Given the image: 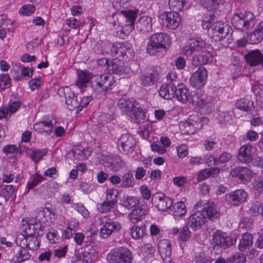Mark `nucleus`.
Here are the masks:
<instances>
[{
  "instance_id": "obj_1",
  "label": "nucleus",
  "mask_w": 263,
  "mask_h": 263,
  "mask_svg": "<svg viewBox=\"0 0 263 263\" xmlns=\"http://www.w3.org/2000/svg\"><path fill=\"white\" fill-rule=\"evenodd\" d=\"M22 230L28 236L27 247L31 250H36L40 247V242L37 236L44 234V229L40 221L34 219L23 220Z\"/></svg>"
},
{
  "instance_id": "obj_2",
  "label": "nucleus",
  "mask_w": 263,
  "mask_h": 263,
  "mask_svg": "<svg viewBox=\"0 0 263 263\" xmlns=\"http://www.w3.org/2000/svg\"><path fill=\"white\" fill-rule=\"evenodd\" d=\"M172 42L170 36L164 32L153 34L147 46V52L150 55H156L162 49H166Z\"/></svg>"
},
{
  "instance_id": "obj_3",
  "label": "nucleus",
  "mask_w": 263,
  "mask_h": 263,
  "mask_svg": "<svg viewBox=\"0 0 263 263\" xmlns=\"http://www.w3.org/2000/svg\"><path fill=\"white\" fill-rule=\"evenodd\" d=\"M231 24L236 29L247 31L254 25V15L249 11L236 13L232 17Z\"/></svg>"
},
{
  "instance_id": "obj_4",
  "label": "nucleus",
  "mask_w": 263,
  "mask_h": 263,
  "mask_svg": "<svg viewBox=\"0 0 263 263\" xmlns=\"http://www.w3.org/2000/svg\"><path fill=\"white\" fill-rule=\"evenodd\" d=\"M115 81L110 74L97 75L91 81V86L98 93L105 92L111 90L115 85Z\"/></svg>"
},
{
  "instance_id": "obj_5",
  "label": "nucleus",
  "mask_w": 263,
  "mask_h": 263,
  "mask_svg": "<svg viewBox=\"0 0 263 263\" xmlns=\"http://www.w3.org/2000/svg\"><path fill=\"white\" fill-rule=\"evenodd\" d=\"M103 52L107 53L110 52L114 56L123 58L126 56L129 59L133 56V49L132 45L123 43H117L111 45L110 43L107 42L105 43V48Z\"/></svg>"
},
{
  "instance_id": "obj_6",
  "label": "nucleus",
  "mask_w": 263,
  "mask_h": 263,
  "mask_svg": "<svg viewBox=\"0 0 263 263\" xmlns=\"http://www.w3.org/2000/svg\"><path fill=\"white\" fill-rule=\"evenodd\" d=\"M110 263H132V254L126 248H117L111 250L106 256Z\"/></svg>"
},
{
  "instance_id": "obj_7",
  "label": "nucleus",
  "mask_w": 263,
  "mask_h": 263,
  "mask_svg": "<svg viewBox=\"0 0 263 263\" xmlns=\"http://www.w3.org/2000/svg\"><path fill=\"white\" fill-rule=\"evenodd\" d=\"M209 49H212L211 45L201 38L197 37L189 40L186 45L182 47L181 52L186 56H191L194 52H203Z\"/></svg>"
},
{
  "instance_id": "obj_8",
  "label": "nucleus",
  "mask_w": 263,
  "mask_h": 263,
  "mask_svg": "<svg viewBox=\"0 0 263 263\" xmlns=\"http://www.w3.org/2000/svg\"><path fill=\"white\" fill-rule=\"evenodd\" d=\"M159 18L161 23L169 29L177 28L181 21L180 14L174 11L163 12Z\"/></svg>"
},
{
  "instance_id": "obj_9",
  "label": "nucleus",
  "mask_w": 263,
  "mask_h": 263,
  "mask_svg": "<svg viewBox=\"0 0 263 263\" xmlns=\"http://www.w3.org/2000/svg\"><path fill=\"white\" fill-rule=\"evenodd\" d=\"M100 237L107 238L112 233L118 232L122 228V225L118 221L110 219L102 221L100 224Z\"/></svg>"
},
{
  "instance_id": "obj_10",
  "label": "nucleus",
  "mask_w": 263,
  "mask_h": 263,
  "mask_svg": "<svg viewBox=\"0 0 263 263\" xmlns=\"http://www.w3.org/2000/svg\"><path fill=\"white\" fill-rule=\"evenodd\" d=\"M152 203L158 210L167 211L173 205V200L162 193H157L152 196Z\"/></svg>"
},
{
  "instance_id": "obj_11",
  "label": "nucleus",
  "mask_w": 263,
  "mask_h": 263,
  "mask_svg": "<svg viewBox=\"0 0 263 263\" xmlns=\"http://www.w3.org/2000/svg\"><path fill=\"white\" fill-rule=\"evenodd\" d=\"M226 32H208L210 37L215 42H219L223 47H227L233 41L232 29L227 25L225 26Z\"/></svg>"
},
{
  "instance_id": "obj_12",
  "label": "nucleus",
  "mask_w": 263,
  "mask_h": 263,
  "mask_svg": "<svg viewBox=\"0 0 263 263\" xmlns=\"http://www.w3.org/2000/svg\"><path fill=\"white\" fill-rule=\"evenodd\" d=\"M208 78V71L203 67H199L192 73L190 79L191 86L196 89H200L206 83Z\"/></svg>"
},
{
  "instance_id": "obj_13",
  "label": "nucleus",
  "mask_w": 263,
  "mask_h": 263,
  "mask_svg": "<svg viewBox=\"0 0 263 263\" xmlns=\"http://www.w3.org/2000/svg\"><path fill=\"white\" fill-rule=\"evenodd\" d=\"M120 16L125 19L127 23L125 27H123L121 32L125 36H127L135 28V22L137 18V12L134 10H123L120 14Z\"/></svg>"
},
{
  "instance_id": "obj_14",
  "label": "nucleus",
  "mask_w": 263,
  "mask_h": 263,
  "mask_svg": "<svg viewBox=\"0 0 263 263\" xmlns=\"http://www.w3.org/2000/svg\"><path fill=\"white\" fill-rule=\"evenodd\" d=\"M108 72L117 74L123 77L129 74L131 69L128 67H125L123 62L118 59H114L110 61L107 67Z\"/></svg>"
},
{
  "instance_id": "obj_15",
  "label": "nucleus",
  "mask_w": 263,
  "mask_h": 263,
  "mask_svg": "<svg viewBox=\"0 0 263 263\" xmlns=\"http://www.w3.org/2000/svg\"><path fill=\"white\" fill-rule=\"evenodd\" d=\"M174 97L182 103H185L187 101L194 103L195 96L192 97L190 91L187 87L182 83L178 84L177 88L176 87L174 90Z\"/></svg>"
},
{
  "instance_id": "obj_16",
  "label": "nucleus",
  "mask_w": 263,
  "mask_h": 263,
  "mask_svg": "<svg viewBox=\"0 0 263 263\" xmlns=\"http://www.w3.org/2000/svg\"><path fill=\"white\" fill-rule=\"evenodd\" d=\"M235 242V240L221 231H216L213 234L212 244L214 248H226L234 245Z\"/></svg>"
},
{
  "instance_id": "obj_17",
  "label": "nucleus",
  "mask_w": 263,
  "mask_h": 263,
  "mask_svg": "<svg viewBox=\"0 0 263 263\" xmlns=\"http://www.w3.org/2000/svg\"><path fill=\"white\" fill-rule=\"evenodd\" d=\"M230 174L243 183H247L251 181L255 173L247 167H236L231 171Z\"/></svg>"
},
{
  "instance_id": "obj_18",
  "label": "nucleus",
  "mask_w": 263,
  "mask_h": 263,
  "mask_svg": "<svg viewBox=\"0 0 263 263\" xmlns=\"http://www.w3.org/2000/svg\"><path fill=\"white\" fill-rule=\"evenodd\" d=\"M59 92L61 95L62 94L64 95L67 108L69 110H73L79 108V102L78 101L74 92L71 91L69 87L60 88L59 89Z\"/></svg>"
},
{
  "instance_id": "obj_19",
  "label": "nucleus",
  "mask_w": 263,
  "mask_h": 263,
  "mask_svg": "<svg viewBox=\"0 0 263 263\" xmlns=\"http://www.w3.org/2000/svg\"><path fill=\"white\" fill-rule=\"evenodd\" d=\"M135 144V139L128 134L122 135L118 140L119 149L126 154L133 151Z\"/></svg>"
},
{
  "instance_id": "obj_20",
  "label": "nucleus",
  "mask_w": 263,
  "mask_h": 263,
  "mask_svg": "<svg viewBox=\"0 0 263 263\" xmlns=\"http://www.w3.org/2000/svg\"><path fill=\"white\" fill-rule=\"evenodd\" d=\"M248 197V193L243 190L239 189L227 194L226 199L229 203L238 205L245 202Z\"/></svg>"
},
{
  "instance_id": "obj_21",
  "label": "nucleus",
  "mask_w": 263,
  "mask_h": 263,
  "mask_svg": "<svg viewBox=\"0 0 263 263\" xmlns=\"http://www.w3.org/2000/svg\"><path fill=\"white\" fill-rule=\"evenodd\" d=\"M180 129L184 134H192L202 128V125L198 122V117L196 116H191L185 122L180 126Z\"/></svg>"
},
{
  "instance_id": "obj_22",
  "label": "nucleus",
  "mask_w": 263,
  "mask_h": 263,
  "mask_svg": "<svg viewBox=\"0 0 263 263\" xmlns=\"http://www.w3.org/2000/svg\"><path fill=\"white\" fill-rule=\"evenodd\" d=\"M76 85L83 92L88 87L90 81L92 79V73L86 70H78Z\"/></svg>"
},
{
  "instance_id": "obj_23",
  "label": "nucleus",
  "mask_w": 263,
  "mask_h": 263,
  "mask_svg": "<svg viewBox=\"0 0 263 263\" xmlns=\"http://www.w3.org/2000/svg\"><path fill=\"white\" fill-rule=\"evenodd\" d=\"M214 21V16L210 14L209 16H204L202 21V27L208 29V32H226L225 26L220 22H216L211 25Z\"/></svg>"
},
{
  "instance_id": "obj_24",
  "label": "nucleus",
  "mask_w": 263,
  "mask_h": 263,
  "mask_svg": "<svg viewBox=\"0 0 263 263\" xmlns=\"http://www.w3.org/2000/svg\"><path fill=\"white\" fill-rule=\"evenodd\" d=\"M205 222V217L199 211L196 212L187 218L188 226L194 230L200 229Z\"/></svg>"
},
{
  "instance_id": "obj_25",
  "label": "nucleus",
  "mask_w": 263,
  "mask_h": 263,
  "mask_svg": "<svg viewBox=\"0 0 263 263\" xmlns=\"http://www.w3.org/2000/svg\"><path fill=\"white\" fill-rule=\"evenodd\" d=\"M132 120L137 123L143 122L146 118V111L137 102L127 115Z\"/></svg>"
},
{
  "instance_id": "obj_26",
  "label": "nucleus",
  "mask_w": 263,
  "mask_h": 263,
  "mask_svg": "<svg viewBox=\"0 0 263 263\" xmlns=\"http://www.w3.org/2000/svg\"><path fill=\"white\" fill-rule=\"evenodd\" d=\"M247 62L252 66L263 64V54L258 50H253L245 55Z\"/></svg>"
},
{
  "instance_id": "obj_27",
  "label": "nucleus",
  "mask_w": 263,
  "mask_h": 263,
  "mask_svg": "<svg viewBox=\"0 0 263 263\" xmlns=\"http://www.w3.org/2000/svg\"><path fill=\"white\" fill-rule=\"evenodd\" d=\"M252 146L250 144L241 146L238 151V160L242 163L250 162L252 160Z\"/></svg>"
},
{
  "instance_id": "obj_28",
  "label": "nucleus",
  "mask_w": 263,
  "mask_h": 263,
  "mask_svg": "<svg viewBox=\"0 0 263 263\" xmlns=\"http://www.w3.org/2000/svg\"><path fill=\"white\" fill-rule=\"evenodd\" d=\"M170 233L174 235H178L179 241L186 242L191 236V232L189 228V226H185L180 230L179 229L175 227L170 230Z\"/></svg>"
},
{
  "instance_id": "obj_29",
  "label": "nucleus",
  "mask_w": 263,
  "mask_h": 263,
  "mask_svg": "<svg viewBox=\"0 0 263 263\" xmlns=\"http://www.w3.org/2000/svg\"><path fill=\"white\" fill-rule=\"evenodd\" d=\"M211 49L201 51L200 54L194 55L193 58L192 63L194 65L206 64L212 62L213 58L210 51Z\"/></svg>"
},
{
  "instance_id": "obj_30",
  "label": "nucleus",
  "mask_w": 263,
  "mask_h": 263,
  "mask_svg": "<svg viewBox=\"0 0 263 263\" xmlns=\"http://www.w3.org/2000/svg\"><path fill=\"white\" fill-rule=\"evenodd\" d=\"M147 213V208L139 206L134 209L128 215V218L133 223H137L143 220Z\"/></svg>"
},
{
  "instance_id": "obj_31",
  "label": "nucleus",
  "mask_w": 263,
  "mask_h": 263,
  "mask_svg": "<svg viewBox=\"0 0 263 263\" xmlns=\"http://www.w3.org/2000/svg\"><path fill=\"white\" fill-rule=\"evenodd\" d=\"M73 156L77 159H87L92 153V148L89 147L84 148L81 145H76L72 149Z\"/></svg>"
},
{
  "instance_id": "obj_32",
  "label": "nucleus",
  "mask_w": 263,
  "mask_h": 263,
  "mask_svg": "<svg viewBox=\"0 0 263 263\" xmlns=\"http://www.w3.org/2000/svg\"><path fill=\"white\" fill-rule=\"evenodd\" d=\"M251 44H257L263 39V21L260 22L256 27L253 32L248 35Z\"/></svg>"
},
{
  "instance_id": "obj_33",
  "label": "nucleus",
  "mask_w": 263,
  "mask_h": 263,
  "mask_svg": "<svg viewBox=\"0 0 263 263\" xmlns=\"http://www.w3.org/2000/svg\"><path fill=\"white\" fill-rule=\"evenodd\" d=\"M137 102L134 99L121 98L119 100L117 105L118 108L127 116Z\"/></svg>"
},
{
  "instance_id": "obj_34",
  "label": "nucleus",
  "mask_w": 263,
  "mask_h": 263,
  "mask_svg": "<svg viewBox=\"0 0 263 263\" xmlns=\"http://www.w3.org/2000/svg\"><path fill=\"white\" fill-rule=\"evenodd\" d=\"M52 121H43L36 123L33 125V129L39 133L48 135L52 130Z\"/></svg>"
},
{
  "instance_id": "obj_35",
  "label": "nucleus",
  "mask_w": 263,
  "mask_h": 263,
  "mask_svg": "<svg viewBox=\"0 0 263 263\" xmlns=\"http://www.w3.org/2000/svg\"><path fill=\"white\" fill-rule=\"evenodd\" d=\"M152 18L148 16H141L137 22V29L143 32L152 30Z\"/></svg>"
},
{
  "instance_id": "obj_36",
  "label": "nucleus",
  "mask_w": 263,
  "mask_h": 263,
  "mask_svg": "<svg viewBox=\"0 0 263 263\" xmlns=\"http://www.w3.org/2000/svg\"><path fill=\"white\" fill-rule=\"evenodd\" d=\"M159 253L162 259L171 256L172 247L170 241L168 239L161 240L158 245Z\"/></svg>"
},
{
  "instance_id": "obj_37",
  "label": "nucleus",
  "mask_w": 263,
  "mask_h": 263,
  "mask_svg": "<svg viewBox=\"0 0 263 263\" xmlns=\"http://www.w3.org/2000/svg\"><path fill=\"white\" fill-rule=\"evenodd\" d=\"M203 211L206 215L211 220L219 217L220 213L216 205L213 202H208L203 205Z\"/></svg>"
},
{
  "instance_id": "obj_38",
  "label": "nucleus",
  "mask_w": 263,
  "mask_h": 263,
  "mask_svg": "<svg viewBox=\"0 0 263 263\" xmlns=\"http://www.w3.org/2000/svg\"><path fill=\"white\" fill-rule=\"evenodd\" d=\"M187 212L186 205L183 201H178L174 204L172 208V214L175 218L184 216Z\"/></svg>"
},
{
  "instance_id": "obj_39",
  "label": "nucleus",
  "mask_w": 263,
  "mask_h": 263,
  "mask_svg": "<svg viewBox=\"0 0 263 263\" xmlns=\"http://www.w3.org/2000/svg\"><path fill=\"white\" fill-rule=\"evenodd\" d=\"M253 244V235L251 234L246 233L242 235L241 238L238 244V249L244 251L250 248Z\"/></svg>"
},
{
  "instance_id": "obj_40",
  "label": "nucleus",
  "mask_w": 263,
  "mask_h": 263,
  "mask_svg": "<svg viewBox=\"0 0 263 263\" xmlns=\"http://www.w3.org/2000/svg\"><path fill=\"white\" fill-rule=\"evenodd\" d=\"M14 191L15 189L12 185H3L0 191V197H3L5 202L11 198L14 199L16 197Z\"/></svg>"
},
{
  "instance_id": "obj_41",
  "label": "nucleus",
  "mask_w": 263,
  "mask_h": 263,
  "mask_svg": "<svg viewBox=\"0 0 263 263\" xmlns=\"http://www.w3.org/2000/svg\"><path fill=\"white\" fill-rule=\"evenodd\" d=\"M175 88L172 85L164 83L159 89V96L164 99L168 100L174 97Z\"/></svg>"
},
{
  "instance_id": "obj_42",
  "label": "nucleus",
  "mask_w": 263,
  "mask_h": 263,
  "mask_svg": "<svg viewBox=\"0 0 263 263\" xmlns=\"http://www.w3.org/2000/svg\"><path fill=\"white\" fill-rule=\"evenodd\" d=\"M140 198L138 197L127 196L122 198L121 200V204L129 210L137 206L140 203Z\"/></svg>"
},
{
  "instance_id": "obj_43",
  "label": "nucleus",
  "mask_w": 263,
  "mask_h": 263,
  "mask_svg": "<svg viewBox=\"0 0 263 263\" xmlns=\"http://www.w3.org/2000/svg\"><path fill=\"white\" fill-rule=\"evenodd\" d=\"M158 79V74L157 72H152L142 75L140 78L141 83L145 86L153 85Z\"/></svg>"
},
{
  "instance_id": "obj_44",
  "label": "nucleus",
  "mask_w": 263,
  "mask_h": 263,
  "mask_svg": "<svg viewBox=\"0 0 263 263\" xmlns=\"http://www.w3.org/2000/svg\"><path fill=\"white\" fill-rule=\"evenodd\" d=\"M235 106L237 108L245 111H249L251 110L254 107L253 101L248 99L242 98L238 100L235 103Z\"/></svg>"
},
{
  "instance_id": "obj_45",
  "label": "nucleus",
  "mask_w": 263,
  "mask_h": 263,
  "mask_svg": "<svg viewBox=\"0 0 263 263\" xmlns=\"http://www.w3.org/2000/svg\"><path fill=\"white\" fill-rule=\"evenodd\" d=\"M135 185V181L132 173L128 172L121 178V186L124 188L133 187Z\"/></svg>"
},
{
  "instance_id": "obj_46",
  "label": "nucleus",
  "mask_w": 263,
  "mask_h": 263,
  "mask_svg": "<svg viewBox=\"0 0 263 263\" xmlns=\"http://www.w3.org/2000/svg\"><path fill=\"white\" fill-rule=\"evenodd\" d=\"M131 236L134 239H139L143 237L146 234L145 227L144 226H134L131 228Z\"/></svg>"
},
{
  "instance_id": "obj_47",
  "label": "nucleus",
  "mask_w": 263,
  "mask_h": 263,
  "mask_svg": "<svg viewBox=\"0 0 263 263\" xmlns=\"http://www.w3.org/2000/svg\"><path fill=\"white\" fill-rule=\"evenodd\" d=\"M105 200L117 203L118 196L119 194L118 190L115 188H108L105 191Z\"/></svg>"
},
{
  "instance_id": "obj_48",
  "label": "nucleus",
  "mask_w": 263,
  "mask_h": 263,
  "mask_svg": "<svg viewBox=\"0 0 263 263\" xmlns=\"http://www.w3.org/2000/svg\"><path fill=\"white\" fill-rule=\"evenodd\" d=\"M213 259L204 252L196 253L193 258V261L195 263H211Z\"/></svg>"
},
{
  "instance_id": "obj_49",
  "label": "nucleus",
  "mask_w": 263,
  "mask_h": 263,
  "mask_svg": "<svg viewBox=\"0 0 263 263\" xmlns=\"http://www.w3.org/2000/svg\"><path fill=\"white\" fill-rule=\"evenodd\" d=\"M199 3L209 10L216 9L221 0H197Z\"/></svg>"
},
{
  "instance_id": "obj_50",
  "label": "nucleus",
  "mask_w": 263,
  "mask_h": 263,
  "mask_svg": "<svg viewBox=\"0 0 263 263\" xmlns=\"http://www.w3.org/2000/svg\"><path fill=\"white\" fill-rule=\"evenodd\" d=\"M195 103L196 102L197 105L202 108L206 109L207 110L211 109L213 108V104L209 101V99L204 98H197L195 97Z\"/></svg>"
},
{
  "instance_id": "obj_51",
  "label": "nucleus",
  "mask_w": 263,
  "mask_h": 263,
  "mask_svg": "<svg viewBox=\"0 0 263 263\" xmlns=\"http://www.w3.org/2000/svg\"><path fill=\"white\" fill-rule=\"evenodd\" d=\"M15 257L17 261L21 262L28 260L30 258V254L26 248L21 247L19 249Z\"/></svg>"
},
{
  "instance_id": "obj_52",
  "label": "nucleus",
  "mask_w": 263,
  "mask_h": 263,
  "mask_svg": "<svg viewBox=\"0 0 263 263\" xmlns=\"http://www.w3.org/2000/svg\"><path fill=\"white\" fill-rule=\"evenodd\" d=\"M246 261L245 255L239 253L232 255L227 260V263H245Z\"/></svg>"
},
{
  "instance_id": "obj_53",
  "label": "nucleus",
  "mask_w": 263,
  "mask_h": 263,
  "mask_svg": "<svg viewBox=\"0 0 263 263\" xmlns=\"http://www.w3.org/2000/svg\"><path fill=\"white\" fill-rule=\"evenodd\" d=\"M115 204L116 203L105 200V201L97 205V209L99 212L102 213H105L112 209Z\"/></svg>"
},
{
  "instance_id": "obj_54",
  "label": "nucleus",
  "mask_w": 263,
  "mask_h": 263,
  "mask_svg": "<svg viewBox=\"0 0 263 263\" xmlns=\"http://www.w3.org/2000/svg\"><path fill=\"white\" fill-rule=\"evenodd\" d=\"M142 255L146 258L154 257L155 249L151 244H146L142 246L141 249Z\"/></svg>"
},
{
  "instance_id": "obj_55",
  "label": "nucleus",
  "mask_w": 263,
  "mask_h": 263,
  "mask_svg": "<svg viewBox=\"0 0 263 263\" xmlns=\"http://www.w3.org/2000/svg\"><path fill=\"white\" fill-rule=\"evenodd\" d=\"M72 208L80 213L84 218H88L89 217L90 214L89 211L81 203L73 204L72 205Z\"/></svg>"
},
{
  "instance_id": "obj_56",
  "label": "nucleus",
  "mask_w": 263,
  "mask_h": 263,
  "mask_svg": "<svg viewBox=\"0 0 263 263\" xmlns=\"http://www.w3.org/2000/svg\"><path fill=\"white\" fill-rule=\"evenodd\" d=\"M252 89L256 96V100L258 102L263 97V86L258 82H255L252 84Z\"/></svg>"
},
{
  "instance_id": "obj_57",
  "label": "nucleus",
  "mask_w": 263,
  "mask_h": 263,
  "mask_svg": "<svg viewBox=\"0 0 263 263\" xmlns=\"http://www.w3.org/2000/svg\"><path fill=\"white\" fill-rule=\"evenodd\" d=\"M184 4L185 0H169V6L174 11L182 10Z\"/></svg>"
},
{
  "instance_id": "obj_58",
  "label": "nucleus",
  "mask_w": 263,
  "mask_h": 263,
  "mask_svg": "<svg viewBox=\"0 0 263 263\" xmlns=\"http://www.w3.org/2000/svg\"><path fill=\"white\" fill-rule=\"evenodd\" d=\"M176 151L178 157L182 159L187 156L189 154V148L187 145L181 144L176 146Z\"/></svg>"
},
{
  "instance_id": "obj_59",
  "label": "nucleus",
  "mask_w": 263,
  "mask_h": 263,
  "mask_svg": "<svg viewBox=\"0 0 263 263\" xmlns=\"http://www.w3.org/2000/svg\"><path fill=\"white\" fill-rule=\"evenodd\" d=\"M35 8L33 5L27 4L23 6L20 9L19 12L22 15L29 16L35 12Z\"/></svg>"
},
{
  "instance_id": "obj_60",
  "label": "nucleus",
  "mask_w": 263,
  "mask_h": 263,
  "mask_svg": "<svg viewBox=\"0 0 263 263\" xmlns=\"http://www.w3.org/2000/svg\"><path fill=\"white\" fill-rule=\"evenodd\" d=\"M10 85V78L8 74H0V89H5Z\"/></svg>"
},
{
  "instance_id": "obj_61",
  "label": "nucleus",
  "mask_w": 263,
  "mask_h": 263,
  "mask_svg": "<svg viewBox=\"0 0 263 263\" xmlns=\"http://www.w3.org/2000/svg\"><path fill=\"white\" fill-rule=\"evenodd\" d=\"M97 255L92 254V252L85 251L81 257V260L83 263H91L97 259Z\"/></svg>"
},
{
  "instance_id": "obj_62",
  "label": "nucleus",
  "mask_w": 263,
  "mask_h": 263,
  "mask_svg": "<svg viewBox=\"0 0 263 263\" xmlns=\"http://www.w3.org/2000/svg\"><path fill=\"white\" fill-rule=\"evenodd\" d=\"M46 154L45 150L33 151L30 154V157L35 163H37Z\"/></svg>"
},
{
  "instance_id": "obj_63",
  "label": "nucleus",
  "mask_w": 263,
  "mask_h": 263,
  "mask_svg": "<svg viewBox=\"0 0 263 263\" xmlns=\"http://www.w3.org/2000/svg\"><path fill=\"white\" fill-rule=\"evenodd\" d=\"M27 240L28 236H27L24 232V234L18 233L17 234L15 239V242L17 245L21 247H24V246H27Z\"/></svg>"
},
{
  "instance_id": "obj_64",
  "label": "nucleus",
  "mask_w": 263,
  "mask_h": 263,
  "mask_svg": "<svg viewBox=\"0 0 263 263\" xmlns=\"http://www.w3.org/2000/svg\"><path fill=\"white\" fill-rule=\"evenodd\" d=\"M254 190L260 193L263 191V178L260 176L256 177L253 182Z\"/></svg>"
}]
</instances>
